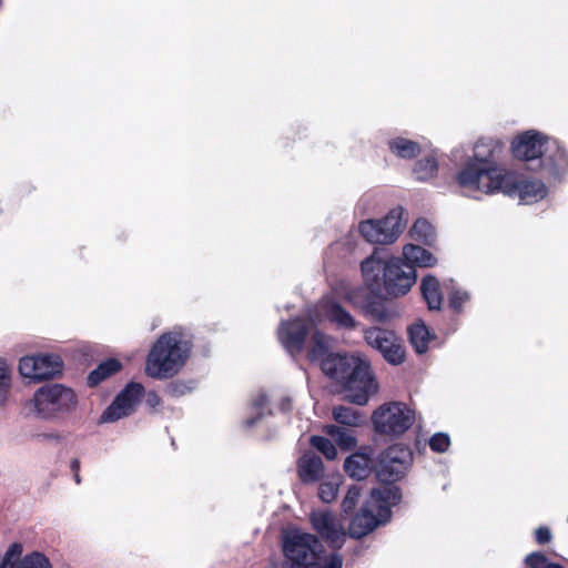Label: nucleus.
Returning <instances> with one entry per match:
<instances>
[{"mask_svg": "<svg viewBox=\"0 0 568 568\" xmlns=\"http://www.w3.org/2000/svg\"><path fill=\"white\" fill-rule=\"evenodd\" d=\"M308 324L302 318L283 321L277 329V336L284 348L291 354H300L304 347L305 337L316 324L328 321L345 329L357 326L355 318L333 297H323L307 313Z\"/></svg>", "mask_w": 568, "mask_h": 568, "instance_id": "f257e3e1", "label": "nucleus"}, {"mask_svg": "<svg viewBox=\"0 0 568 568\" xmlns=\"http://www.w3.org/2000/svg\"><path fill=\"white\" fill-rule=\"evenodd\" d=\"M500 144L493 139H479L474 145V154L457 174V182L467 193H496L504 182H509L505 169L496 165L495 154Z\"/></svg>", "mask_w": 568, "mask_h": 568, "instance_id": "f03ea898", "label": "nucleus"}, {"mask_svg": "<svg viewBox=\"0 0 568 568\" xmlns=\"http://www.w3.org/2000/svg\"><path fill=\"white\" fill-rule=\"evenodd\" d=\"M325 375L342 384L345 397L357 405H365L377 392L378 385L366 361L355 355L328 354L321 362Z\"/></svg>", "mask_w": 568, "mask_h": 568, "instance_id": "7ed1b4c3", "label": "nucleus"}, {"mask_svg": "<svg viewBox=\"0 0 568 568\" xmlns=\"http://www.w3.org/2000/svg\"><path fill=\"white\" fill-rule=\"evenodd\" d=\"M190 352L191 345L181 333H164L148 354L145 374L155 379L173 377L184 366Z\"/></svg>", "mask_w": 568, "mask_h": 568, "instance_id": "20e7f679", "label": "nucleus"}, {"mask_svg": "<svg viewBox=\"0 0 568 568\" xmlns=\"http://www.w3.org/2000/svg\"><path fill=\"white\" fill-rule=\"evenodd\" d=\"M317 537L310 532L292 529L286 532L283 551L288 560L284 568H342L338 554L324 555Z\"/></svg>", "mask_w": 568, "mask_h": 568, "instance_id": "39448f33", "label": "nucleus"}, {"mask_svg": "<svg viewBox=\"0 0 568 568\" xmlns=\"http://www.w3.org/2000/svg\"><path fill=\"white\" fill-rule=\"evenodd\" d=\"M511 150L515 158L525 161L538 159L545 152L552 150L554 153L542 162L545 171L558 176L568 170V155L565 150L558 145L557 141H550L538 131L529 130L517 135L511 143Z\"/></svg>", "mask_w": 568, "mask_h": 568, "instance_id": "423d86ee", "label": "nucleus"}, {"mask_svg": "<svg viewBox=\"0 0 568 568\" xmlns=\"http://www.w3.org/2000/svg\"><path fill=\"white\" fill-rule=\"evenodd\" d=\"M400 500L399 489L385 485L373 489L369 499L349 524V535L361 538L369 534L379 524L386 523L390 517V507Z\"/></svg>", "mask_w": 568, "mask_h": 568, "instance_id": "0eeeda50", "label": "nucleus"}, {"mask_svg": "<svg viewBox=\"0 0 568 568\" xmlns=\"http://www.w3.org/2000/svg\"><path fill=\"white\" fill-rule=\"evenodd\" d=\"M30 405L37 418L54 420L75 409L78 396L72 388L52 383L39 387L30 399Z\"/></svg>", "mask_w": 568, "mask_h": 568, "instance_id": "6e6552de", "label": "nucleus"}, {"mask_svg": "<svg viewBox=\"0 0 568 568\" xmlns=\"http://www.w3.org/2000/svg\"><path fill=\"white\" fill-rule=\"evenodd\" d=\"M415 412L400 402L378 406L372 414L374 430L383 436L398 437L412 427Z\"/></svg>", "mask_w": 568, "mask_h": 568, "instance_id": "1a4fd4ad", "label": "nucleus"}, {"mask_svg": "<svg viewBox=\"0 0 568 568\" xmlns=\"http://www.w3.org/2000/svg\"><path fill=\"white\" fill-rule=\"evenodd\" d=\"M403 209L395 207L381 220L363 221L358 225V232L369 243L392 244L404 230Z\"/></svg>", "mask_w": 568, "mask_h": 568, "instance_id": "9d476101", "label": "nucleus"}, {"mask_svg": "<svg viewBox=\"0 0 568 568\" xmlns=\"http://www.w3.org/2000/svg\"><path fill=\"white\" fill-rule=\"evenodd\" d=\"M416 277L415 267L399 257H393L384 265V285L392 296L397 297L408 293Z\"/></svg>", "mask_w": 568, "mask_h": 568, "instance_id": "9b49d317", "label": "nucleus"}, {"mask_svg": "<svg viewBox=\"0 0 568 568\" xmlns=\"http://www.w3.org/2000/svg\"><path fill=\"white\" fill-rule=\"evenodd\" d=\"M62 366V358L58 354L41 353L22 357L19 362V373L26 378L42 381L60 374Z\"/></svg>", "mask_w": 568, "mask_h": 568, "instance_id": "f8f14e48", "label": "nucleus"}, {"mask_svg": "<svg viewBox=\"0 0 568 568\" xmlns=\"http://www.w3.org/2000/svg\"><path fill=\"white\" fill-rule=\"evenodd\" d=\"M366 343L377 349L390 364L397 365L404 361L405 351L398 336L381 327H371L364 331Z\"/></svg>", "mask_w": 568, "mask_h": 568, "instance_id": "ddd939ff", "label": "nucleus"}, {"mask_svg": "<svg viewBox=\"0 0 568 568\" xmlns=\"http://www.w3.org/2000/svg\"><path fill=\"white\" fill-rule=\"evenodd\" d=\"M412 462V453L403 446H392L385 450L377 466V477L383 483L399 479Z\"/></svg>", "mask_w": 568, "mask_h": 568, "instance_id": "4468645a", "label": "nucleus"}, {"mask_svg": "<svg viewBox=\"0 0 568 568\" xmlns=\"http://www.w3.org/2000/svg\"><path fill=\"white\" fill-rule=\"evenodd\" d=\"M0 568H52L49 558L40 551L24 554V544L10 542L0 554Z\"/></svg>", "mask_w": 568, "mask_h": 568, "instance_id": "2eb2a0df", "label": "nucleus"}, {"mask_svg": "<svg viewBox=\"0 0 568 568\" xmlns=\"http://www.w3.org/2000/svg\"><path fill=\"white\" fill-rule=\"evenodd\" d=\"M313 529L333 548H341L346 540L342 520L328 510H314L310 515Z\"/></svg>", "mask_w": 568, "mask_h": 568, "instance_id": "dca6fc26", "label": "nucleus"}, {"mask_svg": "<svg viewBox=\"0 0 568 568\" xmlns=\"http://www.w3.org/2000/svg\"><path fill=\"white\" fill-rule=\"evenodd\" d=\"M507 176L511 178L509 182H504L497 192H503L509 196H517L524 204H532L544 199L547 194L545 184L537 180L519 179L515 173L507 172Z\"/></svg>", "mask_w": 568, "mask_h": 568, "instance_id": "f3484780", "label": "nucleus"}, {"mask_svg": "<svg viewBox=\"0 0 568 568\" xmlns=\"http://www.w3.org/2000/svg\"><path fill=\"white\" fill-rule=\"evenodd\" d=\"M143 394V386L139 383H130L115 397L108 409L102 414L103 422H115L124 416L130 415Z\"/></svg>", "mask_w": 568, "mask_h": 568, "instance_id": "a211bd4d", "label": "nucleus"}, {"mask_svg": "<svg viewBox=\"0 0 568 568\" xmlns=\"http://www.w3.org/2000/svg\"><path fill=\"white\" fill-rule=\"evenodd\" d=\"M373 465V449L371 447H362L357 453L346 458L345 471L353 478L362 480L366 478Z\"/></svg>", "mask_w": 568, "mask_h": 568, "instance_id": "6ab92c4d", "label": "nucleus"}, {"mask_svg": "<svg viewBox=\"0 0 568 568\" xmlns=\"http://www.w3.org/2000/svg\"><path fill=\"white\" fill-rule=\"evenodd\" d=\"M297 471L303 483H314L323 476L324 465L318 456L308 452L298 459Z\"/></svg>", "mask_w": 568, "mask_h": 568, "instance_id": "aec40b11", "label": "nucleus"}, {"mask_svg": "<svg viewBox=\"0 0 568 568\" xmlns=\"http://www.w3.org/2000/svg\"><path fill=\"white\" fill-rule=\"evenodd\" d=\"M361 268L366 285L372 291L378 287L381 284V273L382 271L384 272V265L376 252L362 262Z\"/></svg>", "mask_w": 568, "mask_h": 568, "instance_id": "412c9836", "label": "nucleus"}, {"mask_svg": "<svg viewBox=\"0 0 568 568\" xmlns=\"http://www.w3.org/2000/svg\"><path fill=\"white\" fill-rule=\"evenodd\" d=\"M331 336L324 334L313 326L311 332V343L307 357L311 362L323 361L328 355L331 346Z\"/></svg>", "mask_w": 568, "mask_h": 568, "instance_id": "4be33fe9", "label": "nucleus"}, {"mask_svg": "<svg viewBox=\"0 0 568 568\" xmlns=\"http://www.w3.org/2000/svg\"><path fill=\"white\" fill-rule=\"evenodd\" d=\"M405 262L419 267H432L436 264L435 256L422 246L408 244L403 250Z\"/></svg>", "mask_w": 568, "mask_h": 568, "instance_id": "5701e85b", "label": "nucleus"}, {"mask_svg": "<svg viewBox=\"0 0 568 568\" xmlns=\"http://www.w3.org/2000/svg\"><path fill=\"white\" fill-rule=\"evenodd\" d=\"M422 295L428 305V308L439 310L443 303V296L439 288V282L436 277L427 275L422 280Z\"/></svg>", "mask_w": 568, "mask_h": 568, "instance_id": "b1692460", "label": "nucleus"}, {"mask_svg": "<svg viewBox=\"0 0 568 568\" xmlns=\"http://www.w3.org/2000/svg\"><path fill=\"white\" fill-rule=\"evenodd\" d=\"M408 334L409 341L415 351L419 354L425 353L430 341V333L428 328L425 326V324H413L408 329Z\"/></svg>", "mask_w": 568, "mask_h": 568, "instance_id": "393cba45", "label": "nucleus"}, {"mask_svg": "<svg viewBox=\"0 0 568 568\" xmlns=\"http://www.w3.org/2000/svg\"><path fill=\"white\" fill-rule=\"evenodd\" d=\"M121 369V363L116 359H108L101 363L88 377L90 386H95L110 375Z\"/></svg>", "mask_w": 568, "mask_h": 568, "instance_id": "a878e982", "label": "nucleus"}, {"mask_svg": "<svg viewBox=\"0 0 568 568\" xmlns=\"http://www.w3.org/2000/svg\"><path fill=\"white\" fill-rule=\"evenodd\" d=\"M389 149L394 154L403 159H412L416 156L420 149L419 145L404 138H396L389 142Z\"/></svg>", "mask_w": 568, "mask_h": 568, "instance_id": "bb28decb", "label": "nucleus"}, {"mask_svg": "<svg viewBox=\"0 0 568 568\" xmlns=\"http://www.w3.org/2000/svg\"><path fill=\"white\" fill-rule=\"evenodd\" d=\"M325 432L337 443L342 449L348 450L356 445V439L353 435V432L349 429H344L336 425H328L325 427Z\"/></svg>", "mask_w": 568, "mask_h": 568, "instance_id": "cd10ccee", "label": "nucleus"}, {"mask_svg": "<svg viewBox=\"0 0 568 568\" xmlns=\"http://www.w3.org/2000/svg\"><path fill=\"white\" fill-rule=\"evenodd\" d=\"M334 419L343 425L357 427L363 424V417L352 407L338 406L333 410Z\"/></svg>", "mask_w": 568, "mask_h": 568, "instance_id": "c85d7f7f", "label": "nucleus"}, {"mask_svg": "<svg viewBox=\"0 0 568 568\" xmlns=\"http://www.w3.org/2000/svg\"><path fill=\"white\" fill-rule=\"evenodd\" d=\"M11 387V368L8 362L0 357V406L4 405Z\"/></svg>", "mask_w": 568, "mask_h": 568, "instance_id": "c756f323", "label": "nucleus"}, {"mask_svg": "<svg viewBox=\"0 0 568 568\" xmlns=\"http://www.w3.org/2000/svg\"><path fill=\"white\" fill-rule=\"evenodd\" d=\"M410 233L416 240L430 243L434 237V227L427 220L419 219L414 223Z\"/></svg>", "mask_w": 568, "mask_h": 568, "instance_id": "7c9ffc66", "label": "nucleus"}, {"mask_svg": "<svg viewBox=\"0 0 568 568\" xmlns=\"http://www.w3.org/2000/svg\"><path fill=\"white\" fill-rule=\"evenodd\" d=\"M338 294L355 307L365 306L366 292L363 287H348Z\"/></svg>", "mask_w": 568, "mask_h": 568, "instance_id": "2f4dec72", "label": "nucleus"}, {"mask_svg": "<svg viewBox=\"0 0 568 568\" xmlns=\"http://www.w3.org/2000/svg\"><path fill=\"white\" fill-rule=\"evenodd\" d=\"M339 480L338 478H332L320 485L318 497L324 503H332L337 497Z\"/></svg>", "mask_w": 568, "mask_h": 568, "instance_id": "473e14b6", "label": "nucleus"}, {"mask_svg": "<svg viewBox=\"0 0 568 568\" xmlns=\"http://www.w3.org/2000/svg\"><path fill=\"white\" fill-rule=\"evenodd\" d=\"M437 171V163L434 158L427 156L420 161L415 166V173L418 180H427L432 178Z\"/></svg>", "mask_w": 568, "mask_h": 568, "instance_id": "72a5a7b5", "label": "nucleus"}, {"mask_svg": "<svg viewBox=\"0 0 568 568\" xmlns=\"http://www.w3.org/2000/svg\"><path fill=\"white\" fill-rule=\"evenodd\" d=\"M311 444L329 460L334 459L337 455L335 445L325 437L312 436Z\"/></svg>", "mask_w": 568, "mask_h": 568, "instance_id": "f704fd0d", "label": "nucleus"}, {"mask_svg": "<svg viewBox=\"0 0 568 568\" xmlns=\"http://www.w3.org/2000/svg\"><path fill=\"white\" fill-rule=\"evenodd\" d=\"M361 497V487L353 485L348 488L346 496L342 501V509L345 514L353 511Z\"/></svg>", "mask_w": 568, "mask_h": 568, "instance_id": "c9c22d12", "label": "nucleus"}, {"mask_svg": "<svg viewBox=\"0 0 568 568\" xmlns=\"http://www.w3.org/2000/svg\"><path fill=\"white\" fill-rule=\"evenodd\" d=\"M450 440L446 434H435L430 440L429 446L434 452L444 453L449 447Z\"/></svg>", "mask_w": 568, "mask_h": 568, "instance_id": "e433bc0d", "label": "nucleus"}, {"mask_svg": "<svg viewBox=\"0 0 568 568\" xmlns=\"http://www.w3.org/2000/svg\"><path fill=\"white\" fill-rule=\"evenodd\" d=\"M365 312L372 320L377 322H386L390 316L384 307L378 305L365 306Z\"/></svg>", "mask_w": 568, "mask_h": 568, "instance_id": "4c0bfd02", "label": "nucleus"}, {"mask_svg": "<svg viewBox=\"0 0 568 568\" xmlns=\"http://www.w3.org/2000/svg\"><path fill=\"white\" fill-rule=\"evenodd\" d=\"M468 300V293L460 290H454L449 295V304L455 311H459Z\"/></svg>", "mask_w": 568, "mask_h": 568, "instance_id": "58836bf2", "label": "nucleus"}, {"mask_svg": "<svg viewBox=\"0 0 568 568\" xmlns=\"http://www.w3.org/2000/svg\"><path fill=\"white\" fill-rule=\"evenodd\" d=\"M526 561L530 568H551L554 565L548 562L547 559L539 554L529 555Z\"/></svg>", "mask_w": 568, "mask_h": 568, "instance_id": "ea45409f", "label": "nucleus"}, {"mask_svg": "<svg viewBox=\"0 0 568 568\" xmlns=\"http://www.w3.org/2000/svg\"><path fill=\"white\" fill-rule=\"evenodd\" d=\"M535 537H536V540L539 542V544H546L550 540L551 538V534H550V530L546 527H539L536 531H535Z\"/></svg>", "mask_w": 568, "mask_h": 568, "instance_id": "a19ab883", "label": "nucleus"}, {"mask_svg": "<svg viewBox=\"0 0 568 568\" xmlns=\"http://www.w3.org/2000/svg\"><path fill=\"white\" fill-rule=\"evenodd\" d=\"M267 403V396L264 393L258 394L252 403V406L255 410H260L264 407V405Z\"/></svg>", "mask_w": 568, "mask_h": 568, "instance_id": "79ce46f5", "label": "nucleus"}, {"mask_svg": "<svg viewBox=\"0 0 568 568\" xmlns=\"http://www.w3.org/2000/svg\"><path fill=\"white\" fill-rule=\"evenodd\" d=\"M280 408L283 410V412H286L291 408V399L285 397L281 400V404H280Z\"/></svg>", "mask_w": 568, "mask_h": 568, "instance_id": "37998d69", "label": "nucleus"}, {"mask_svg": "<svg viewBox=\"0 0 568 568\" xmlns=\"http://www.w3.org/2000/svg\"><path fill=\"white\" fill-rule=\"evenodd\" d=\"M148 400L152 406H155L160 403V398L155 394H150Z\"/></svg>", "mask_w": 568, "mask_h": 568, "instance_id": "c03bdc74", "label": "nucleus"}, {"mask_svg": "<svg viewBox=\"0 0 568 568\" xmlns=\"http://www.w3.org/2000/svg\"><path fill=\"white\" fill-rule=\"evenodd\" d=\"M71 469H72L74 473L79 471V469H80V463H79V460H78V459H73V460L71 462Z\"/></svg>", "mask_w": 568, "mask_h": 568, "instance_id": "a18cd8bd", "label": "nucleus"}, {"mask_svg": "<svg viewBox=\"0 0 568 568\" xmlns=\"http://www.w3.org/2000/svg\"><path fill=\"white\" fill-rule=\"evenodd\" d=\"M47 437L49 439H52V440H60L61 439V436L59 434H50V435H47Z\"/></svg>", "mask_w": 568, "mask_h": 568, "instance_id": "49530a36", "label": "nucleus"}, {"mask_svg": "<svg viewBox=\"0 0 568 568\" xmlns=\"http://www.w3.org/2000/svg\"><path fill=\"white\" fill-rule=\"evenodd\" d=\"M74 479H75L77 484L80 483L79 471L74 473Z\"/></svg>", "mask_w": 568, "mask_h": 568, "instance_id": "de8ad7c7", "label": "nucleus"}, {"mask_svg": "<svg viewBox=\"0 0 568 568\" xmlns=\"http://www.w3.org/2000/svg\"><path fill=\"white\" fill-rule=\"evenodd\" d=\"M254 423H255V420H254V419H248V420H247V425H250V426L254 425Z\"/></svg>", "mask_w": 568, "mask_h": 568, "instance_id": "09e8293b", "label": "nucleus"}, {"mask_svg": "<svg viewBox=\"0 0 568 568\" xmlns=\"http://www.w3.org/2000/svg\"><path fill=\"white\" fill-rule=\"evenodd\" d=\"M551 568H562V567L559 566V565L554 564Z\"/></svg>", "mask_w": 568, "mask_h": 568, "instance_id": "8fccbe9b", "label": "nucleus"}]
</instances>
